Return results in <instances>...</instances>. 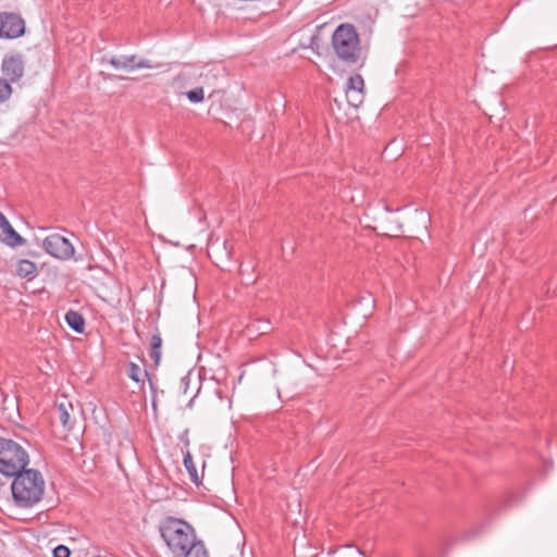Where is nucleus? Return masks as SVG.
I'll return each instance as SVG.
<instances>
[{
  "label": "nucleus",
  "mask_w": 557,
  "mask_h": 557,
  "mask_svg": "<svg viewBox=\"0 0 557 557\" xmlns=\"http://www.w3.org/2000/svg\"><path fill=\"white\" fill-rule=\"evenodd\" d=\"M332 48L337 59L346 65L364 63V54L356 27L344 23L336 27L332 35Z\"/></svg>",
  "instance_id": "2"
},
{
  "label": "nucleus",
  "mask_w": 557,
  "mask_h": 557,
  "mask_svg": "<svg viewBox=\"0 0 557 557\" xmlns=\"http://www.w3.org/2000/svg\"><path fill=\"white\" fill-rule=\"evenodd\" d=\"M64 320L69 327L77 334H83L85 332V319L78 311L69 310L65 313Z\"/></svg>",
  "instance_id": "14"
},
{
  "label": "nucleus",
  "mask_w": 557,
  "mask_h": 557,
  "mask_svg": "<svg viewBox=\"0 0 557 557\" xmlns=\"http://www.w3.org/2000/svg\"><path fill=\"white\" fill-rule=\"evenodd\" d=\"M269 330V326H268V323L265 322L263 327H258V331H260V333L264 334L267 333Z\"/></svg>",
  "instance_id": "22"
},
{
  "label": "nucleus",
  "mask_w": 557,
  "mask_h": 557,
  "mask_svg": "<svg viewBox=\"0 0 557 557\" xmlns=\"http://www.w3.org/2000/svg\"><path fill=\"white\" fill-rule=\"evenodd\" d=\"M364 81L360 74L349 76L346 84V97L351 107L357 108L363 100Z\"/></svg>",
  "instance_id": "8"
},
{
  "label": "nucleus",
  "mask_w": 557,
  "mask_h": 557,
  "mask_svg": "<svg viewBox=\"0 0 557 557\" xmlns=\"http://www.w3.org/2000/svg\"><path fill=\"white\" fill-rule=\"evenodd\" d=\"M356 552H357V556H358V557H367V556L364 555V553H363L360 548H358V547H357V548H356Z\"/></svg>",
  "instance_id": "23"
},
{
  "label": "nucleus",
  "mask_w": 557,
  "mask_h": 557,
  "mask_svg": "<svg viewBox=\"0 0 557 557\" xmlns=\"http://www.w3.org/2000/svg\"><path fill=\"white\" fill-rule=\"evenodd\" d=\"M13 92L12 86L9 82L0 76V104L9 101Z\"/></svg>",
  "instance_id": "18"
},
{
  "label": "nucleus",
  "mask_w": 557,
  "mask_h": 557,
  "mask_svg": "<svg viewBox=\"0 0 557 557\" xmlns=\"http://www.w3.org/2000/svg\"><path fill=\"white\" fill-rule=\"evenodd\" d=\"M181 441L185 444L187 447L189 445V438H188V431L185 430V432L181 435Z\"/></svg>",
  "instance_id": "21"
},
{
  "label": "nucleus",
  "mask_w": 557,
  "mask_h": 557,
  "mask_svg": "<svg viewBox=\"0 0 557 557\" xmlns=\"http://www.w3.org/2000/svg\"><path fill=\"white\" fill-rule=\"evenodd\" d=\"M73 411V405L67 400L60 401L55 406V419L59 420L63 429L66 431H71L74 428L75 419H73L71 414Z\"/></svg>",
  "instance_id": "11"
},
{
  "label": "nucleus",
  "mask_w": 557,
  "mask_h": 557,
  "mask_svg": "<svg viewBox=\"0 0 557 557\" xmlns=\"http://www.w3.org/2000/svg\"><path fill=\"white\" fill-rule=\"evenodd\" d=\"M108 63L115 70L133 71L135 69H150L151 64L149 60L139 59L136 54L112 57L108 60Z\"/></svg>",
  "instance_id": "9"
},
{
  "label": "nucleus",
  "mask_w": 557,
  "mask_h": 557,
  "mask_svg": "<svg viewBox=\"0 0 557 557\" xmlns=\"http://www.w3.org/2000/svg\"><path fill=\"white\" fill-rule=\"evenodd\" d=\"M12 478V497L17 507L30 508L42 499L45 480L39 470L24 469Z\"/></svg>",
  "instance_id": "1"
},
{
  "label": "nucleus",
  "mask_w": 557,
  "mask_h": 557,
  "mask_svg": "<svg viewBox=\"0 0 557 557\" xmlns=\"http://www.w3.org/2000/svg\"><path fill=\"white\" fill-rule=\"evenodd\" d=\"M15 272L21 278L32 281L37 275V265L30 260L21 259L16 264Z\"/></svg>",
  "instance_id": "13"
},
{
  "label": "nucleus",
  "mask_w": 557,
  "mask_h": 557,
  "mask_svg": "<svg viewBox=\"0 0 557 557\" xmlns=\"http://www.w3.org/2000/svg\"><path fill=\"white\" fill-rule=\"evenodd\" d=\"M52 554L53 557H70L71 550L67 546L61 544L53 549Z\"/></svg>",
  "instance_id": "20"
},
{
  "label": "nucleus",
  "mask_w": 557,
  "mask_h": 557,
  "mask_svg": "<svg viewBox=\"0 0 557 557\" xmlns=\"http://www.w3.org/2000/svg\"><path fill=\"white\" fill-rule=\"evenodd\" d=\"M42 247L47 253L59 260H69L75 252L72 243L66 237L57 233L47 236L44 239Z\"/></svg>",
  "instance_id": "6"
},
{
  "label": "nucleus",
  "mask_w": 557,
  "mask_h": 557,
  "mask_svg": "<svg viewBox=\"0 0 557 557\" xmlns=\"http://www.w3.org/2000/svg\"><path fill=\"white\" fill-rule=\"evenodd\" d=\"M29 456L26 449L17 442L0 437V473L12 478L26 469Z\"/></svg>",
  "instance_id": "4"
},
{
  "label": "nucleus",
  "mask_w": 557,
  "mask_h": 557,
  "mask_svg": "<svg viewBox=\"0 0 557 557\" xmlns=\"http://www.w3.org/2000/svg\"><path fill=\"white\" fill-rule=\"evenodd\" d=\"M162 338L159 332L150 338L149 356L156 366H159L161 359Z\"/></svg>",
  "instance_id": "15"
},
{
  "label": "nucleus",
  "mask_w": 557,
  "mask_h": 557,
  "mask_svg": "<svg viewBox=\"0 0 557 557\" xmlns=\"http://www.w3.org/2000/svg\"><path fill=\"white\" fill-rule=\"evenodd\" d=\"M1 72L3 74V78H5L9 84L20 83L25 73V60L24 55L20 52L8 53L3 57L1 61Z\"/></svg>",
  "instance_id": "5"
},
{
  "label": "nucleus",
  "mask_w": 557,
  "mask_h": 557,
  "mask_svg": "<svg viewBox=\"0 0 557 557\" xmlns=\"http://www.w3.org/2000/svg\"><path fill=\"white\" fill-rule=\"evenodd\" d=\"M183 463L189 474L190 481L197 486L200 485L201 479L197 472L196 466L193 460V456L188 449L184 453Z\"/></svg>",
  "instance_id": "16"
},
{
  "label": "nucleus",
  "mask_w": 557,
  "mask_h": 557,
  "mask_svg": "<svg viewBox=\"0 0 557 557\" xmlns=\"http://www.w3.org/2000/svg\"><path fill=\"white\" fill-rule=\"evenodd\" d=\"M186 96L188 100L193 103H199L202 102L205 99L203 88L202 87H196L189 91L186 92Z\"/></svg>",
  "instance_id": "19"
},
{
  "label": "nucleus",
  "mask_w": 557,
  "mask_h": 557,
  "mask_svg": "<svg viewBox=\"0 0 557 557\" xmlns=\"http://www.w3.org/2000/svg\"><path fill=\"white\" fill-rule=\"evenodd\" d=\"M173 557H209L205 543L198 537Z\"/></svg>",
  "instance_id": "12"
},
{
  "label": "nucleus",
  "mask_w": 557,
  "mask_h": 557,
  "mask_svg": "<svg viewBox=\"0 0 557 557\" xmlns=\"http://www.w3.org/2000/svg\"><path fill=\"white\" fill-rule=\"evenodd\" d=\"M0 228L3 232V236L0 235V240L9 247L15 248L23 246L26 239L22 237L10 224L5 215L0 211Z\"/></svg>",
  "instance_id": "10"
},
{
  "label": "nucleus",
  "mask_w": 557,
  "mask_h": 557,
  "mask_svg": "<svg viewBox=\"0 0 557 557\" xmlns=\"http://www.w3.org/2000/svg\"><path fill=\"white\" fill-rule=\"evenodd\" d=\"M127 376L136 383H144V377L148 376V372L146 370H141V368L135 362H129L126 369Z\"/></svg>",
  "instance_id": "17"
},
{
  "label": "nucleus",
  "mask_w": 557,
  "mask_h": 557,
  "mask_svg": "<svg viewBox=\"0 0 557 557\" xmlns=\"http://www.w3.org/2000/svg\"><path fill=\"white\" fill-rule=\"evenodd\" d=\"M25 33V22L16 13L0 12V38L15 39Z\"/></svg>",
  "instance_id": "7"
},
{
  "label": "nucleus",
  "mask_w": 557,
  "mask_h": 557,
  "mask_svg": "<svg viewBox=\"0 0 557 557\" xmlns=\"http://www.w3.org/2000/svg\"><path fill=\"white\" fill-rule=\"evenodd\" d=\"M158 530L172 557L197 539L196 530L189 522L173 516L161 519Z\"/></svg>",
  "instance_id": "3"
}]
</instances>
